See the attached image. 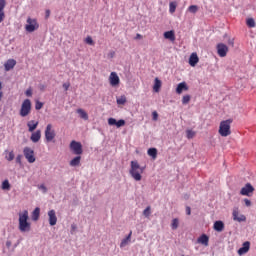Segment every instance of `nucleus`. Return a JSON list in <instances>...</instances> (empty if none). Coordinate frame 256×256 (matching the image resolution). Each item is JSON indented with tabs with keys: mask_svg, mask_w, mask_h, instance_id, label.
Masks as SVG:
<instances>
[{
	"mask_svg": "<svg viewBox=\"0 0 256 256\" xmlns=\"http://www.w3.org/2000/svg\"><path fill=\"white\" fill-rule=\"evenodd\" d=\"M109 81L112 87H117V85H119L120 83L119 76L115 72H111L109 76Z\"/></svg>",
	"mask_w": 256,
	"mask_h": 256,
	"instance_id": "ddd939ff",
	"label": "nucleus"
},
{
	"mask_svg": "<svg viewBox=\"0 0 256 256\" xmlns=\"http://www.w3.org/2000/svg\"><path fill=\"white\" fill-rule=\"evenodd\" d=\"M179 228V219L174 218L171 223V229L173 231L177 230Z\"/></svg>",
	"mask_w": 256,
	"mask_h": 256,
	"instance_id": "473e14b6",
	"label": "nucleus"
},
{
	"mask_svg": "<svg viewBox=\"0 0 256 256\" xmlns=\"http://www.w3.org/2000/svg\"><path fill=\"white\" fill-rule=\"evenodd\" d=\"M39 189H42V191H44V193H47V187H45V185H40Z\"/></svg>",
	"mask_w": 256,
	"mask_h": 256,
	"instance_id": "8fccbe9b",
	"label": "nucleus"
},
{
	"mask_svg": "<svg viewBox=\"0 0 256 256\" xmlns=\"http://www.w3.org/2000/svg\"><path fill=\"white\" fill-rule=\"evenodd\" d=\"M56 134L55 130H53V125L48 124L45 129V139L47 143H51L53 139H55Z\"/></svg>",
	"mask_w": 256,
	"mask_h": 256,
	"instance_id": "0eeeda50",
	"label": "nucleus"
},
{
	"mask_svg": "<svg viewBox=\"0 0 256 256\" xmlns=\"http://www.w3.org/2000/svg\"><path fill=\"white\" fill-rule=\"evenodd\" d=\"M77 113H78V115H80L81 119H84V121H87L89 119V114H87V112H85V110L79 108L77 110Z\"/></svg>",
	"mask_w": 256,
	"mask_h": 256,
	"instance_id": "c85d7f7f",
	"label": "nucleus"
},
{
	"mask_svg": "<svg viewBox=\"0 0 256 256\" xmlns=\"http://www.w3.org/2000/svg\"><path fill=\"white\" fill-rule=\"evenodd\" d=\"M6 159L7 161H13V159H15V154L13 153V151L9 152L8 155H6Z\"/></svg>",
	"mask_w": 256,
	"mask_h": 256,
	"instance_id": "a19ab883",
	"label": "nucleus"
},
{
	"mask_svg": "<svg viewBox=\"0 0 256 256\" xmlns=\"http://www.w3.org/2000/svg\"><path fill=\"white\" fill-rule=\"evenodd\" d=\"M188 11H189V13H197V11H199V6L191 5L188 7Z\"/></svg>",
	"mask_w": 256,
	"mask_h": 256,
	"instance_id": "f704fd0d",
	"label": "nucleus"
},
{
	"mask_svg": "<svg viewBox=\"0 0 256 256\" xmlns=\"http://www.w3.org/2000/svg\"><path fill=\"white\" fill-rule=\"evenodd\" d=\"M17 65V61L15 59H8L4 64L5 71H11Z\"/></svg>",
	"mask_w": 256,
	"mask_h": 256,
	"instance_id": "2eb2a0df",
	"label": "nucleus"
},
{
	"mask_svg": "<svg viewBox=\"0 0 256 256\" xmlns=\"http://www.w3.org/2000/svg\"><path fill=\"white\" fill-rule=\"evenodd\" d=\"M109 57H111V59H113V57H115V52L114 51L110 52Z\"/></svg>",
	"mask_w": 256,
	"mask_h": 256,
	"instance_id": "5fc2aeb1",
	"label": "nucleus"
},
{
	"mask_svg": "<svg viewBox=\"0 0 256 256\" xmlns=\"http://www.w3.org/2000/svg\"><path fill=\"white\" fill-rule=\"evenodd\" d=\"M213 227H214V231L221 233V231H223V229H225V224L223 223V221L218 220L214 223Z\"/></svg>",
	"mask_w": 256,
	"mask_h": 256,
	"instance_id": "b1692460",
	"label": "nucleus"
},
{
	"mask_svg": "<svg viewBox=\"0 0 256 256\" xmlns=\"http://www.w3.org/2000/svg\"><path fill=\"white\" fill-rule=\"evenodd\" d=\"M6 247H8V249H9V247H11V241L6 242Z\"/></svg>",
	"mask_w": 256,
	"mask_h": 256,
	"instance_id": "13d9d810",
	"label": "nucleus"
},
{
	"mask_svg": "<svg viewBox=\"0 0 256 256\" xmlns=\"http://www.w3.org/2000/svg\"><path fill=\"white\" fill-rule=\"evenodd\" d=\"M108 125H110V126L115 125V126H117L118 128H119V127H124V125H125V120L121 119V120H118V121H117L115 118H109V119H108Z\"/></svg>",
	"mask_w": 256,
	"mask_h": 256,
	"instance_id": "dca6fc26",
	"label": "nucleus"
},
{
	"mask_svg": "<svg viewBox=\"0 0 256 256\" xmlns=\"http://www.w3.org/2000/svg\"><path fill=\"white\" fill-rule=\"evenodd\" d=\"M177 10V2H170L169 3V12L171 14L175 13V11Z\"/></svg>",
	"mask_w": 256,
	"mask_h": 256,
	"instance_id": "72a5a7b5",
	"label": "nucleus"
},
{
	"mask_svg": "<svg viewBox=\"0 0 256 256\" xmlns=\"http://www.w3.org/2000/svg\"><path fill=\"white\" fill-rule=\"evenodd\" d=\"M198 243H200L201 245H204L205 247H209V236H207L206 234H202L198 240Z\"/></svg>",
	"mask_w": 256,
	"mask_h": 256,
	"instance_id": "aec40b11",
	"label": "nucleus"
},
{
	"mask_svg": "<svg viewBox=\"0 0 256 256\" xmlns=\"http://www.w3.org/2000/svg\"><path fill=\"white\" fill-rule=\"evenodd\" d=\"M48 221L51 227H54V225H57V213L55 212V210L48 211Z\"/></svg>",
	"mask_w": 256,
	"mask_h": 256,
	"instance_id": "9b49d317",
	"label": "nucleus"
},
{
	"mask_svg": "<svg viewBox=\"0 0 256 256\" xmlns=\"http://www.w3.org/2000/svg\"><path fill=\"white\" fill-rule=\"evenodd\" d=\"M246 24H247V26L250 27V28L255 27V19H253V18H248V19L246 20Z\"/></svg>",
	"mask_w": 256,
	"mask_h": 256,
	"instance_id": "c9c22d12",
	"label": "nucleus"
},
{
	"mask_svg": "<svg viewBox=\"0 0 256 256\" xmlns=\"http://www.w3.org/2000/svg\"><path fill=\"white\" fill-rule=\"evenodd\" d=\"M35 109L36 111H40V109H43V102L37 100L35 103Z\"/></svg>",
	"mask_w": 256,
	"mask_h": 256,
	"instance_id": "58836bf2",
	"label": "nucleus"
},
{
	"mask_svg": "<svg viewBox=\"0 0 256 256\" xmlns=\"http://www.w3.org/2000/svg\"><path fill=\"white\" fill-rule=\"evenodd\" d=\"M24 157L27 159L28 163H35V152L29 147L24 148Z\"/></svg>",
	"mask_w": 256,
	"mask_h": 256,
	"instance_id": "1a4fd4ad",
	"label": "nucleus"
},
{
	"mask_svg": "<svg viewBox=\"0 0 256 256\" xmlns=\"http://www.w3.org/2000/svg\"><path fill=\"white\" fill-rule=\"evenodd\" d=\"M117 105H125L127 103V97L125 95L120 96L116 99Z\"/></svg>",
	"mask_w": 256,
	"mask_h": 256,
	"instance_id": "7c9ffc66",
	"label": "nucleus"
},
{
	"mask_svg": "<svg viewBox=\"0 0 256 256\" xmlns=\"http://www.w3.org/2000/svg\"><path fill=\"white\" fill-rule=\"evenodd\" d=\"M1 189H2L3 191H10V190H11V184L9 183V180H4V181L2 182Z\"/></svg>",
	"mask_w": 256,
	"mask_h": 256,
	"instance_id": "c756f323",
	"label": "nucleus"
},
{
	"mask_svg": "<svg viewBox=\"0 0 256 256\" xmlns=\"http://www.w3.org/2000/svg\"><path fill=\"white\" fill-rule=\"evenodd\" d=\"M199 63V56H197V53H192L189 58V65L191 67H195Z\"/></svg>",
	"mask_w": 256,
	"mask_h": 256,
	"instance_id": "412c9836",
	"label": "nucleus"
},
{
	"mask_svg": "<svg viewBox=\"0 0 256 256\" xmlns=\"http://www.w3.org/2000/svg\"><path fill=\"white\" fill-rule=\"evenodd\" d=\"M255 191V188H253V185L251 183H247L240 191V194L249 197L250 193H253Z\"/></svg>",
	"mask_w": 256,
	"mask_h": 256,
	"instance_id": "f8f14e48",
	"label": "nucleus"
},
{
	"mask_svg": "<svg viewBox=\"0 0 256 256\" xmlns=\"http://www.w3.org/2000/svg\"><path fill=\"white\" fill-rule=\"evenodd\" d=\"M189 101H191V96H189V95L183 96V98H182L183 105H187V103H189Z\"/></svg>",
	"mask_w": 256,
	"mask_h": 256,
	"instance_id": "ea45409f",
	"label": "nucleus"
},
{
	"mask_svg": "<svg viewBox=\"0 0 256 256\" xmlns=\"http://www.w3.org/2000/svg\"><path fill=\"white\" fill-rule=\"evenodd\" d=\"M39 215H41V209L36 207L32 212V221H39Z\"/></svg>",
	"mask_w": 256,
	"mask_h": 256,
	"instance_id": "bb28decb",
	"label": "nucleus"
},
{
	"mask_svg": "<svg viewBox=\"0 0 256 256\" xmlns=\"http://www.w3.org/2000/svg\"><path fill=\"white\" fill-rule=\"evenodd\" d=\"M216 49L219 57H227V53H229V47L227 45L218 43Z\"/></svg>",
	"mask_w": 256,
	"mask_h": 256,
	"instance_id": "6e6552de",
	"label": "nucleus"
},
{
	"mask_svg": "<svg viewBox=\"0 0 256 256\" xmlns=\"http://www.w3.org/2000/svg\"><path fill=\"white\" fill-rule=\"evenodd\" d=\"M133 235V231H130L129 234L124 238L120 243V248L123 249L124 247H127L131 243V237Z\"/></svg>",
	"mask_w": 256,
	"mask_h": 256,
	"instance_id": "6ab92c4d",
	"label": "nucleus"
},
{
	"mask_svg": "<svg viewBox=\"0 0 256 256\" xmlns=\"http://www.w3.org/2000/svg\"><path fill=\"white\" fill-rule=\"evenodd\" d=\"M148 155L152 157V159H157V148H149Z\"/></svg>",
	"mask_w": 256,
	"mask_h": 256,
	"instance_id": "2f4dec72",
	"label": "nucleus"
},
{
	"mask_svg": "<svg viewBox=\"0 0 256 256\" xmlns=\"http://www.w3.org/2000/svg\"><path fill=\"white\" fill-rule=\"evenodd\" d=\"M71 229H72V231H75V229H77V226L75 224H72Z\"/></svg>",
	"mask_w": 256,
	"mask_h": 256,
	"instance_id": "6e6d98bb",
	"label": "nucleus"
},
{
	"mask_svg": "<svg viewBox=\"0 0 256 256\" xmlns=\"http://www.w3.org/2000/svg\"><path fill=\"white\" fill-rule=\"evenodd\" d=\"M244 203H245L246 207H251V200L245 198Z\"/></svg>",
	"mask_w": 256,
	"mask_h": 256,
	"instance_id": "49530a36",
	"label": "nucleus"
},
{
	"mask_svg": "<svg viewBox=\"0 0 256 256\" xmlns=\"http://www.w3.org/2000/svg\"><path fill=\"white\" fill-rule=\"evenodd\" d=\"M70 167H79L81 165V156L78 155L74 157L70 162H69Z\"/></svg>",
	"mask_w": 256,
	"mask_h": 256,
	"instance_id": "393cba45",
	"label": "nucleus"
},
{
	"mask_svg": "<svg viewBox=\"0 0 256 256\" xmlns=\"http://www.w3.org/2000/svg\"><path fill=\"white\" fill-rule=\"evenodd\" d=\"M3 101V84L0 82V102Z\"/></svg>",
	"mask_w": 256,
	"mask_h": 256,
	"instance_id": "c03bdc74",
	"label": "nucleus"
},
{
	"mask_svg": "<svg viewBox=\"0 0 256 256\" xmlns=\"http://www.w3.org/2000/svg\"><path fill=\"white\" fill-rule=\"evenodd\" d=\"M51 15V11L50 10H46V19H49Z\"/></svg>",
	"mask_w": 256,
	"mask_h": 256,
	"instance_id": "603ef678",
	"label": "nucleus"
},
{
	"mask_svg": "<svg viewBox=\"0 0 256 256\" xmlns=\"http://www.w3.org/2000/svg\"><path fill=\"white\" fill-rule=\"evenodd\" d=\"M136 39H143V36L141 34H137Z\"/></svg>",
	"mask_w": 256,
	"mask_h": 256,
	"instance_id": "4d7b16f0",
	"label": "nucleus"
},
{
	"mask_svg": "<svg viewBox=\"0 0 256 256\" xmlns=\"http://www.w3.org/2000/svg\"><path fill=\"white\" fill-rule=\"evenodd\" d=\"M31 113V100L25 99L20 108V117H27Z\"/></svg>",
	"mask_w": 256,
	"mask_h": 256,
	"instance_id": "39448f33",
	"label": "nucleus"
},
{
	"mask_svg": "<svg viewBox=\"0 0 256 256\" xmlns=\"http://www.w3.org/2000/svg\"><path fill=\"white\" fill-rule=\"evenodd\" d=\"M25 95L26 97H31L33 95V90L31 88L27 89Z\"/></svg>",
	"mask_w": 256,
	"mask_h": 256,
	"instance_id": "37998d69",
	"label": "nucleus"
},
{
	"mask_svg": "<svg viewBox=\"0 0 256 256\" xmlns=\"http://www.w3.org/2000/svg\"><path fill=\"white\" fill-rule=\"evenodd\" d=\"M143 171H145V167H141L137 161H131L129 173L134 181H141L143 179V176H141Z\"/></svg>",
	"mask_w": 256,
	"mask_h": 256,
	"instance_id": "f03ea898",
	"label": "nucleus"
},
{
	"mask_svg": "<svg viewBox=\"0 0 256 256\" xmlns=\"http://www.w3.org/2000/svg\"><path fill=\"white\" fill-rule=\"evenodd\" d=\"M26 23L25 31H27V33H33L39 29V22H37V19L35 18L28 17Z\"/></svg>",
	"mask_w": 256,
	"mask_h": 256,
	"instance_id": "20e7f679",
	"label": "nucleus"
},
{
	"mask_svg": "<svg viewBox=\"0 0 256 256\" xmlns=\"http://www.w3.org/2000/svg\"><path fill=\"white\" fill-rule=\"evenodd\" d=\"M161 85V80H159V78H155L153 86V90L155 91V93H159V91L161 90Z\"/></svg>",
	"mask_w": 256,
	"mask_h": 256,
	"instance_id": "cd10ccee",
	"label": "nucleus"
},
{
	"mask_svg": "<svg viewBox=\"0 0 256 256\" xmlns=\"http://www.w3.org/2000/svg\"><path fill=\"white\" fill-rule=\"evenodd\" d=\"M250 247L251 243L249 241L244 242L243 246L238 250V255H245V253H249Z\"/></svg>",
	"mask_w": 256,
	"mask_h": 256,
	"instance_id": "f3484780",
	"label": "nucleus"
},
{
	"mask_svg": "<svg viewBox=\"0 0 256 256\" xmlns=\"http://www.w3.org/2000/svg\"><path fill=\"white\" fill-rule=\"evenodd\" d=\"M189 90V87H187V83L185 82H182V83H179L177 85V88H176V93L178 95H181V93H183V91H188Z\"/></svg>",
	"mask_w": 256,
	"mask_h": 256,
	"instance_id": "4be33fe9",
	"label": "nucleus"
},
{
	"mask_svg": "<svg viewBox=\"0 0 256 256\" xmlns=\"http://www.w3.org/2000/svg\"><path fill=\"white\" fill-rule=\"evenodd\" d=\"M19 231L21 233H27L31 231V223H29V212L24 210L23 213H19Z\"/></svg>",
	"mask_w": 256,
	"mask_h": 256,
	"instance_id": "f257e3e1",
	"label": "nucleus"
},
{
	"mask_svg": "<svg viewBox=\"0 0 256 256\" xmlns=\"http://www.w3.org/2000/svg\"><path fill=\"white\" fill-rule=\"evenodd\" d=\"M70 150L74 155H83V145L81 144V142L72 140L70 143Z\"/></svg>",
	"mask_w": 256,
	"mask_h": 256,
	"instance_id": "423d86ee",
	"label": "nucleus"
},
{
	"mask_svg": "<svg viewBox=\"0 0 256 256\" xmlns=\"http://www.w3.org/2000/svg\"><path fill=\"white\" fill-rule=\"evenodd\" d=\"M143 215L144 217H150L151 216V206H148L145 208V210L143 211Z\"/></svg>",
	"mask_w": 256,
	"mask_h": 256,
	"instance_id": "4c0bfd02",
	"label": "nucleus"
},
{
	"mask_svg": "<svg viewBox=\"0 0 256 256\" xmlns=\"http://www.w3.org/2000/svg\"><path fill=\"white\" fill-rule=\"evenodd\" d=\"M69 87H71L70 83H64L63 84V88L65 89V91H69Z\"/></svg>",
	"mask_w": 256,
	"mask_h": 256,
	"instance_id": "de8ad7c7",
	"label": "nucleus"
},
{
	"mask_svg": "<svg viewBox=\"0 0 256 256\" xmlns=\"http://www.w3.org/2000/svg\"><path fill=\"white\" fill-rule=\"evenodd\" d=\"M164 39H169V41L174 42L175 41V31H173V30L166 31L164 33Z\"/></svg>",
	"mask_w": 256,
	"mask_h": 256,
	"instance_id": "a878e982",
	"label": "nucleus"
},
{
	"mask_svg": "<svg viewBox=\"0 0 256 256\" xmlns=\"http://www.w3.org/2000/svg\"><path fill=\"white\" fill-rule=\"evenodd\" d=\"M195 135H196V133H195V131H193V130H187V131H186V137H187V139H193V137H195Z\"/></svg>",
	"mask_w": 256,
	"mask_h": 256,
	"instance_id": "e433bc0d",
	"label": "nucleus"
},
{
	"mask_svg": "<svg viewBox=\"0 0 256 256\" xmlns=\"http://www.w3.org/2000/svg\"><path fill=\"white\" fill-rule=\"evenodd\" d=\"M231 123H233V119H227L220 122L218 133L221 137H229V135H231Z\"/></svg>",
	"mask_w": 256,
	"mask_h": 256,
	"instance_id": "7ed1b4c3",
	"label": "nucleus"
},
{
	"mask_svg": "<svg viewBox=\"0 0 256 256\" xmlns=\"http://www.w3.org/2000/svg\"><path fill=\"white\" fill-rule=\"evenodd\" d=\"M232 217L234 221H237L238 223H243L247 221V217L243 214H239V208H234L232 212Z\"/></svg>",
	"mask_w": 256,
	"mask_h": 256,
	"instance_id": "9d476101",
	"label": "nucleus"
},
{
	"mask_svg": "<svg viewBox=\"0 0 256 256\" xmlns=\"http://www.w3.org/2000/svg\"><path fill=\"white\" fill-rule=\"evenodd\" d=\"M228 45H231V47H234V45H235L234 40H229V41H228Z\"/></svg>",
	"mask_w": 256,
	"mask_h": 256,
	"instance_id": "864d4df0",
	"label": "nucleus"
},
{
	"mask_svg": "<svg viewBox=\"0 0 256 256\" xmlns=\"http://www.w3.org/2000/svg\"><path fill=\"white\" fill-rule=\"evenodd\" d=\"M7 2L5 0H0V23L5 21V7Z\"/></svg>",
	"mask_w": 256,
	"mask_h": 256,
	"instance_id": "4468645a",
	"label": "nucleus"
},
{
	"mask_svg": "<svg viewBox=\"0 0 256 256\" xmlns=\"http://www.w3.org/2000/svg\"><path fill=\"white\" fill-rule=\"evenodd\" d=\"M186 215H191V207H186Z\"/></svg>",
	"mask_w": 256,
	"mask_h": 256,
	"instance_id": "3c124183",
	"label": "nucleus"
},
{
	"mask_svg": "<svg viewBox=\"0 0 256 256\" xmlns=\"http://www.w3.org/2000/svg\"><path fill=\"white\" fill-rule=\"evenodd\" d=\"M85 43H87V45H95V42H93V38H91V36L86 37Z\"/></svg>",
	"mask_w": 256,
	"mask_h": 256,
	"instance_id": "79ce46f5",
	"label": "nucleus"
},
{
	"mask_svg": "<svg viewBox=\"0 0 256 256\" xmlns=\"http://www.w3.org/2000/svg\"><path fill=\"white\" fill-rule=\"evenodd\" d=\"M152 117H153V121H157V119H159V114L157 113V111H154L152 113Z\"/></svg>",
	"mask_w": 256,
	"mask_h": 256,
	"instance_id": "a18cd8bd",
	"label": "nucleus"
},
{
	"mask_svg": "<svg viewBox=\"0 0 256 256\" xmlns=\"http://www.w3.org/2000/svg\"><path fill=\"white\" fill-rule=\"evenodd\" d=\"M30 140L32 141V143H39V141H41V130L32 132Z\"/></svg>",
	"mask_w": 256,
	"mask_h": 256,
	"instance_id": "a211bd4d",
	"label": "nucleus"
},
{
	"mask_svg": "<svg viewBox=\"0 0 256 256\" xmlns=\"http://www.w3.org/2000/svg\"><path fill=\"white\" fill-rule=\"evenodd\" d=\"M22 157H23V156L18 155V156L16 157V163H19V164L21 165V159H22Z\"/></svg>",
	"mask_w": 256,
	"mask_h": 256,
	"instance_id": "09e8293b",
	"label": "nucleus"
},
{
	"mask_svg": "<svg viewBox=\"0 0 256 256\" xmlns=\"http://www.w3.org/2000/svg\"><path fill=\"white\" fill-rule=\"evenodd\" d=\"M38 126L39 122L35 120H31L27 123L29 133H33V131H35V129H37Z\"/></svg>",
	"mask_w": 256,
	"mask_h": 256,
	"instance_id": "5701e85b",
	"label": "nucleus"
}]
</instances>
